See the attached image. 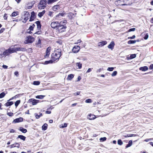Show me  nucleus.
Here are the masks:
<instances>
[{"mask_svg": "<svg viewBox=\"0 0 153 153\" xmlns=\"http://www.w3.org/2000/svg\"><path fill=\"white\" fill-rule=\"evenodd\" d=\"M30 16V14L27 11L24 12V20L22 22L24 23H25L27 21L28 19Z\"/></svg>", "mask_w": 153, "mask_h": 153, "instance_id": "obj_6", "label": "nucleus"}, {"mask_svg": "<svg viewBox=\"0 0 153 153\" xmlns=\"http://www.w3.org/2000/svg\"><path fill=\"white\" fill-rule=\"evenodd\" d=\"M4 18L5 19H7V15L6 14H4Z\"/></svg>", "mask_w": 153, "mask_h": 153, "instance_id": "obj_64", "label": "nucleus"}, {"mask_svg": "<svg viewBox=\"0 0 153 153\" xmlns=\"http://www.w3.org/2000/svg\"><path fill=\"white\" fill-rule=\"evenodd\" d=\"M135 37V35H133L131 37H128V39H134Z\"/></svg>", "mask_w": 153, "mask_h": 153, "instance_id": "obj_50", "label": "nucleus"}, {"mask_svg": "<svg viewBox=\"0 0 153 153\" xmlns=\"http://www.w3.org/2000/svg\"><path fill=\"white\" fill-rule=\"evenodd\" d=\"M96 118L95 115L90 114L88 116V118L90 120H94Z\"/></svg>", "mask_w": 153, "mask_h": 153, "instance_id": "obj_14", "label": "nucleus"}, {"mask_svg": "<svg viewBox=\"0 0 153 153\" xmlns=\"http://www.w3.org/2000/svg\"><path fill=\"white\" fill-rule=\"evenodd\" d=\"M117 72L116 71H114L113 73L111 74V76H115L117 74Z\"/></svg>", "mask_w": 153, "mask_h": 153, "instance_id": "obj_43", "label": "nucleus"}, {"mask_svg": "<svg viewBox=\"0 0 153 153\" xmlns=\"http://www.w3.org/2000/svg\"><path fill=\"white\" fill-rule=\"evenodd\" d=\"M135 28H134L130 29L128 30V32L134 31L135 30Z\"/></svg>", "mask_w": 153, "mask_h": 153, "instance_id": "obj_49", "label": "nucleus"}, {"mask_svg": "<svg viewBox=\"0 0 153 153\" xmlns=\"http://www.w3.org/2000/svg\"><path fill=\"white\" fill-rule=\"evenodd\" d=\"M65 13H59L58 15L59 16H63L65 14Z\"/></svg>", "mask_w": 153, "mask_h": 153, "instance_id": "obj_58", "label": "nucleus"}, {"mask_svg": "<svg viewBox=\"0 0 153 153\" xmlns=\"http://www.w3.org/2000/svg\"><path fill=\"white\" fill-rule=\"evenodd\" d=\"M59 24V23L58 22H51V27L53 28H56V29L57 28Z\"/></svg>", "mask_w": 153, "mask_h": 153, "instance_id": "obj_7", "label": "nucleus"}, {"mask_svg": "<svg viewBox=\"0 0 153 153\" xmlns=\"http://www.w3.org/2000/svg\"><path fill=\"white\" fill-rule=\"evenodd\" d=\"M20 102V100H17V101H16V102H15V104L16 107H17L18 105L19 104Z\"/></svg>", "mask_w": 153, "mask_h": 153, "instance_id": "obj_39", "label": "nucleus"}, {"mask_svg": "<svg viewBox=\"0 0 153 153\" xmlns=\"http://www.w3.org/2000/svg\"><path fill=\"white\" fill-rule=\"evenodd\" d=\"M114 69V68L113 67H108L107 70L109 71H112Z\"/></svg>", "mask_w": 153, "mask_h": 153, "instance_id": "obj_46", "label": "nucleus"}, {"mask_svg": "<svg viewBox=\"0 0 153 153\" xmlns=\"http://www.w3.org/2000/svg\"><path fill=\"white\" fill-rule=\"evenodd\" d=\"M74 75L73 74H69L68 76L67 79L68 80H71L74 77Z\"/></svg>", "mask_w": 153, "mask_h": 153, "instance_id": "obj_28", "label": "nucleus"}, {"mask_svg": "<svg viewBox=\"0 0 153 153\" xmlns=\"http://www.w3.org/2000/svg\"><path fill=\"white\" fill-rule=\"evenodd\" d=\"M80 49V47L78 46H75L72 49V52L74 53L78 52Z\"/></svg>", "mask_w": 153, "mask_h": 153, "instance_id": "obj_9", "label": "nucleus"}, {"mask_svg": "<svg viewBox=\"0 0 153 153\" xmlns=\"http://www.w3.org/2000/svg\"><path fill=\"white\" fill-rule=\"evenodd\" d=\"M5 95V94L4 92H3L0 94V98H1L4 97Z\"/></svg>", "mask_w": 153, "mask_h": 153, "instance_id": "obj_37", "label": "nucleus"}, {"mask_svg": "<svg viewBox=\"0 0 153 153\" xmlns=\"http://www.w3.org/2000/svg\"><path fill=\"white\" fill-rule=\"evenodd\" d=\"M40 83L39 81H34L33 82V84L35 85H38Z\"/></svg>", "mask_w": 153, "mask_h": 153, "instance_id": "obj_38", "label": "nucleus"}, {"mask_svg": "<svg viewBox=\"0 0 153 153\" xmlns=\"http://www.w3.org/2000/svg\"><path fill=\"white\" fill-rule=\"evenodd\" d=\"M123 0H118L117 1H116L115 2V4H117L118 3V5H121L120 4L123 3V2L124 1Z\"/></svg>", "mask_w": 153, "mask_h": 153, "instance_id": "obj_24", "label": "nucleus"}, {"mask_svg": "<svg viewBox=\"0 0 153 153\" xmlns=\"http://www.w3.org/2000/svg\"><path fill=\"white\" fill-rule=\"evenodd\" d=\"M7 54L6 50L3 52L1 50H0V58H1L6 56H7Z\"/></svg>", "mask_w": 153, "mask_h": 153, "instance_id": "obj_11", "label": "nucleus"}, {"mask_svg": "<svg viewBox=\"0 0 153 153\" xmlns=\"http://www.w3.org/2000/svg\"><path fill=\"white\" fill-rule=\"evenodd\" d=\"M46 0H42L38 5V8L40 9H44L46 6Z\"/></svg>", "mask_w": 153, "mask_h": 153, "instance_id": "obj_2", "label": "nucleus"}, {"mask_svg": "<svg viewBox=\"0 0 153 153\" xmlns=\"http://www.w3.org/2000/svg\"><path fill=\"white\" fill-rule=\"evenodd\" d=\"M136 56V55L135 54H131L130 56V57L132 59L135 58Z\"/></svg>", "mask_w": 153, "mask_h": 153, "instance_id": "obj_52", "label": "nucleus"}, {"mask_svg": "<svg viewBox=\"0 0 153 153\" xmlns=\"http://www.w3.org/2000/svg\"><path fill=\"white\" fill-rule=\"evenodd\" d=\"M137 42V41L136 40H129L128 42V43L129 44H134L135 43Z\"/></svg>", "mask_w": 153, "mask_h": 153, "instance_id": "obj_32", "label": "nucleus"}, {"mask_svg": "<svg viewBox=\"0 0 153 153\" xmlns=\"http://www.w3.org/2000/svg\"><path fill=\"white\" fill-rule=\"evenodd\" d=\"M33 27H32L31 26H30L29 28V29L28 30H30V31H32L33 30Z\"/></svg>", "mask_w": 153, "mask_h": 153, "instance_id": "obj_56", "label": "nucleus"}, {"mask_svg": "<svg viewBox=\"0 0 153 153\" xmlns=\"http://www.w3.org/2000/svg\"><path fill=\"white\" fill-rule=\"evenodd\" d=\"M18 137L24 141L26 139V137L22 135H19L18 136Z\"/></svg>", "mask_w": 153, "mask_h": 153, "instance_id": "obj_27", "label": "nucleus"}, {"mask_svg": "<svg viewBox=\"0 0 153 153\" xmlns=\"http://www.w3.org/2000/svg\"><path fill=\"white\" fill-rule=\"evenodd\" d=\"M67 124L66 123H64V124H62L61 126H60L61 128H64L65 127L67 126Z\"/></svg>", "mask_w": 153, "mask_h": 153, "instance_id": "obj_42", "label": "nucleus"}, {"mask_svg": "<svg viewBox=\"0 0 153 153\" xmlns=\"http://www.w3.org/2000/svg\"><path fill=\"white\" fill-rule=\"evenodd\" d=\"M54 62V60L51 59V60H50L45 61V64H48L49 63H52Z\"/></svg>", "mask_w": 153, "mask_h": 153, "instance_id": "obj_26", "label": "nucleus"}, {"mask_svg": "<svg viewBox=\"0 0 153 153\" xmlns=\"http://www.w3.org/2000/svg\"><path fill=\"white\" fill-rule=\"evenodd\" d=\"M45 10H43L42 12H39V13L38 16L39 17H41L45 13Z\"/></svg>", "mask_w": 153, "mask_h": 153, "instance_id": "obj_22", "label": "nucleus"}, {"mask_svg": "<svg viewBox=\"0 0 153 153\" xmlns=\"http://www.w3.org/2000/svg\"><path fill=\"white\" fill-rule=\"evenodd\" d=\"M34 2H32L31 4V5L28 6L27 7V8L28 9H31L33 6V5L34 4Z\"/></svg>", "mask_w": 153, "mask_h": 153, "instance_id": "obj_40", "label": "nucleus"}, {"mask_svg": "<svg viewBox=\"0 0 153 153\" xmlns=\"http://www.w3.org/2000/svg\"><path fill=\"white\" fill-rule=\"evenodd\" d=\"M66 22L67 21L65 20L63 21H61L59 23L58 27L56 29L57 30H58L59 33H62L65 31L66 27L65 25Z\"/></svg>", "mask_w": 153, "mask_h": 153, "instance_id": "obj_1", "label": "nucleus"}, {"mask_svg": "<svg viewBox=\"0 0 153 153\" xmlns=\"http://www.w3.org/2000/svg\"><path fill=\"white\" fill-rule=\"evenodd\" d=\"M114 42H111L109 45L108 46V48L111 49L112 50L114 47Z\"/></svg>", "mask_w": 153, "mask_h": 153, "instance_id": "obj_15", "label": "nucleus"}, {"mask_svg": "<svg viewBox=\"0 0 153 153\" xmlns=\"http://www.w3.org/2000/svg\"><path fill=\"white\" fill-rule=\"evenodd\" d=\"M34 115H35V117H36V118L37 119H38L40 117L39 115H38L36 113H35L34 114Z\"/></svg>", "mask_w": 153, "mask_h": 153, "instance_id": "obj_47", "label": "nucleus"}, {"mask_svg": "<svg viewBox=\"0 0 153 153\" xmlns=\"http://www.w3.org/2000/svg\"><path fill=\"white\" fill-rule=\"evenodd\" d=\"M124 1L123 2V3L120 4V5H127L128 0H124Z\"/></svg>", "mask_w": 153, "mask_h": 153, "instance_id": "obj_35", "label": "nucleus"}, {"mask_svg": "<svg viewBox=\"0 0 153 153\" xmlns=\"http://www.w3.org/2000/svg\"><path fill=\"white\" fill-rule=\"evenodd\" d=\"M35 39L32 36H29L27 37L25 42L26 44L31 43L33 42L34 41Z\"/></svg>", "mask_w": 153, "mask_h": 153, "instance_id": "obj_4", "label": "nucleus"}, {"mask_svg": "<svg viewBox=\"0 0 153 153\" xmlns=\"http://www.w3.org/2000/svg\"><path fill=\"white\" fill-rule=\"evenodd\" d=\"M7 115L10 116H12L13 115V113L11 112H9L7 113Z\"/></svg>", "mask_w": 153, "mask_h": 153, "instance_id": "obj_53", "label": "nucleus"}, {"mask_svg": "<svg viewBox=\"0 0 153 153\" xmlns=\"http://www.w3.org/2000/svg\"><path fill=\"white\" fill-rule=\"evenodd\" d=\"M92 68H89L88 69V70L87 71L86 73H88L90 72L92 70Z\"/></svg>", "mask_w": 153, "mask_h": 153, "instance_id": "obj_55", "label": "nucleus"}, {"mask_svg": "<svg viewBox=\"0 0 153 153\" xmlns=\"http://www.w3.org/2000/svg\"><path fill=\"white\" fill-rule=\"evenodd\" d=\"M30 102H31L33 105H35L39 102V100L34 99H30L29 100Z\"/></svg>", "mask_w": 153, "mask_h": 153, "instance_id": "obj_8", "label": "nucleus"}, {"mask_svg": "<svg viewBox=\"0 0 153 153\" xmlns=\"http://www.w3.org/2000/svg\"><path fill=\"white\" fill-rule=\"evenodd\" d=\"M45 96L43 95H38L36 97V98L37 99H42L44 98Z\"/></svg>", "mask_w": 153, "mask_h": 153, "instance_id": "obj_34", "label": "nucleus"}, {"mask_svg": "<svg viewBox=\"0 0 153 153\" xmlns=\"http://www.w3.org/2000/svg\"><path fill=\"white\" fill-rule=\"evenodd\" d=\"M36 14L34 11H33L31 13V15L29 20L30 22H31L33 21L35 18L36 16Z\"/></svg>", "mask_w": 153, "mask_h": 153, "instance_id": "obj_10", "label": "nucleus"}, {"mask_svg": "<svg viewBox=\"0 0 153 153\" xmlns=\"http://www.w3.org/2000/svg\"><path fill=\"white\" fill-rule=\"evenodd\" d=\"M17 51H25L26 50V49L23 48H16Z\"/></svg>", "mask_w": 153, "mask_h": 153, "instance_id": "obj_21", "label": "nucleus"}, {"mask_svg": "<svg viewBox=\"0 0 153 153\" xmlns=\"http://www.w3.org/2000/svg\"><path fill=\"white\" fill-rule=\"evenodd\" d=\"M149 37V35L148 33H146L145 35V36L144 37V39H147Z\"/></svg>", "mask_w": 153, "mask_h": 153, "instance_id": "obj_48", "label": "nucleus"}, {"mask_svg": "<svg viewBox=\"0 0 153 153\" xmlns=\"http://www.w3.org/2000/svg\"><path fill=\"white\" fill-rule=\"evenodd\" d=\"M149 69H153V64H152L150 65Z\"/></svg>", "mask_w": 153, "mask_h": 153, "instance_id": "obj_60", "label": "nucleus"}, {"mask_svg": "<svg viewBox=\"0 0 153 153\" xmlns=\"http://www.w3.org/2000/svg\"><path fill=\"white\" fill-rule=\"evenodd\" d=\"M13 104V102H8L6 103L4 105L6 106H10Z\"/></svg>", "mask_w": 153, "mask_h": 153, "instance_id": "obj_25", "label": "nucleus"}, {"mask_svg": "<svg viewBox=\"0 0 153 153\" xmlns=\"http://www.w3.org/2000/svg\"><path fill=\"white\" fill-rule=\"evenodd\" d=\"M48 125L46 123L44 124L42 126V129L44 130H45L47 128Z\"/></svg>", "mask_w": 153, "mask_h": 153, "instance_id": "obj_29", "label": "nucleus"}, {"mask_svg": "<svg viewBox=\"0 0 153 153\" xmlns=\"http://www.w3.org/2000/svg\"><path fill=\"white\" fill-rule=\"evenodd\" d=\"M41 31H38L35 33V34H41Z\"/></svg>", "mask_w": 153, "mask_h": 153, "instance_id": "obj_59", "label": "nucleus"}, {"mask_svg": "<svg viewBox=\"0 0 153 153\" xmlns=\"http://www.w3.org/2000/svg\"><path fill=\"white\" fill-rule=\"evenodd\" d=\"M148 69V67L146 66L141 67L140 68L139 70L142 71H145Z\"/></svg>", "mask_w": 153, "mask_h": 153, "instance_id": "obj_19", "label": "nucleus"}, {"mask_svg": "<svg viewBox=\"0 0 153 153\" xmlns=\"http://www.w3.org/2000/svg\"><path fill=\"white\" fill-rule=\"evenodd\" d=\"M35 23L37 26V28L38 30H39L41 28V25L40 22L39 21H37L35 22Z\"/></svg>", "mask_w": 153, "mask_h": 153, "instance_id": "obj_16", "label": "nucleus"}, {"mask_svg": "<svg viewBox=\"0 0 153 153\" xmlns=\"http://www.w3.org/2000/svg\"><path fill=\"white\" fill-rule=\"evenodd\" d=\"M117 143L120 145H121L123 144V143L121 140L119 139L117 141Z\"/></svg>", "mask_w": 153, "mask_h": 153, "instance_id": "obj_41", "label": "nucleus"}, {"mask_svg": "<svg viewBox=\"0 0 153 153\" xmlns=\"http://www.w3.org/2000/svg\"><path fill=\"white\" fill-rule=\"evenodd\" d=\"M10 148H12L13 147H16V146H15V143H14L13 144H12L10 145Z\"/></svg>", "mask_w": 153, "mask_h": 153, "instance_id": "obj_54", "label": "nucleus"}, {"mask_svg": "<svg viewBox=\"0 0 153 153\" xmlns=\"http://www.w3.org/2000/svg\"><path fill=\"white\" fill-rule=\"evenodd\" d=\"M23 119L22 117H19L15 119L14 120L13 122L14 123H19L21 122H22L23 121Z\"/></svg>", "mask_w": 153, "mask_h": 153, "instance_id": "obj_13", "label": "nucleus"}, {"mask_svg": "<svg viewBox=\"0 0 153 153\" xmlns=\"http://www.w3.org/2000/svg\"><path fill=\"white\" fill-rule=\"evenodd\" d=\"M18 14V13L17 12H14L12 13L11 15L12 16H15Z\"/></svg>", "mask_w": 153, "mask_h": 153, "instance_id": "obj_36", "label": "nucleus"}, {"mask_svg": "<svg viewBox=\"0 0 153 153\" xmlns=\"http://www.w3.org/2000/svg\"><path fill=\"white\" fill-rule=\"evenodd\" d=\"M76 65L78 66L79 69H80L82 67V64L80 62H77L76 63Z\"/></svg>", "mask_w": 153, "mask_h": 153, "instance_id": "obj_30", "label": "nucleus"}, {"mask_svg": "<svg viewBox=\"0 0 153 153\" xmlns=\"http://www.w3.org/2000/svg\"><path fill=\"white\" fill-rule=\"evenodd\" d=\"M54 53H56L58 54H59L60 56H61V50L60 49H57L55 50Z\"/></svg>", "mask_w": 153, "mask_h": 153, "instance_id": "obj_18", "label": "nucleus"}, {"mask_svg": "<svg viewBox=\"0 0 153 153\" xmlns=\"http://www.w3.org/2000/svg\"><path fill=\"white\" fill-rule=\"evenodd\" d=\"M58 0H49L48 1V4H50L57 1Z\"/></svg>", "mask_w": 153, "mask_h": 153, "instance_id": "obj_33", "label": "nucleus"}, {"mask_svg": "<svg viewBox=\"0 0 153 153\" xmlns=\"http://www.w3.org/2000/svg\"><path fill=\"white\" fill-rule=\"evenodd\" d=\"M50 50H51V48H50L49 47H48L46 51V55H45V58H47V57H48L50 54Z\"/></svg>", "mask_w": 153, "mask_h": 153, "instance_id": "obj_12", "label": "nucleus"}, {"mask_svg": "<svg viewBox=\"0 0 153 153\" xmlns=\"http://www.w3.org/2000/svg\"><path fill=\"white\" fill-rule=\"evenodd\" d=\"M134 136V134H129L128 135H127L126 136H125L126 137H132Z\"/></svg>", "mask_w": 153, "mask_h": 153, "instance_id": "obj_57", "label": "nucleus"}, {"mask_svg": "<svg viewBox=\"0 0 153 153\" xmlns=\"http://www.w3.org/2000/svg\"><path fill=\"white\" fill-rule=\"evenodd\" d=\"M100 140L102 141H104L106 140V137H101L100 138Z\"/></svg>", "mask_w": 153, "mask_h": 153, "instance_id": "obj_44", "label": "nucleus"}, {"mask_svg": "<svg viewBox=\"0 0 153 153\" xmlns=\"http://www.w3.org/2000/svg\"><path fill=\"white\" fill-rule=\"evenodd\" d=\"M7 66L5 65H3L2 66V67L4 69H7Z\"/></svg>", "mask_w": 153, "mask_h": 153, "instance_id": "obj_62", "label": "nucleus"}, {"mask_svg": "<svg viewBox=\"0 0 153 153\" xmlns=\"http://www.w3.org/2000/svg\"><path fill=\"white\" fill-rule=\"evenodd\" d=\"M59 8V5H57L53 6L52 7L53 10L54 11H56Z\"/></svg>", "mask_w": 153, "mask_h": 153, "instance_id": "obj_20", "label": "nucleus"}, {"mask_svg": "<svg viewBox=\"0 0 153 153\" xmlns=\"http://www.w3.org/2000/svg\"><path fill=\"white\" fill-rule=\"evenodd\" d=\"M14 74L16 76H18L19 75V73L17 71H16L15 72Z\"/></svg>", "mask_w": 153, "mask_h": 153, "instance_id": "obj_61", "label": "nucleus"}, {"mask_svg": "<svg viewBox=\"0 0 153 153\" xmlns=\"http://www.w3.org/2000/svg\"><path fill=\"white\" fill-rule=\"evenodd\" d=\"M16 48V47L10 48L6 50L7 55H8L9 54L17 51Z\"/></svg>", "mask_w": 153, "mask_h": 153, "instance_id": "obj_5", "label": "nucleus"}, {"mask_svg": "<svg viewBox=\"0 0 153 153\" xmlns=\"http://www.w3.org/2000/svg\"><path fill=\"white\" fill-rule=\"evenodd\" d=\"M15 146H16V147H17L18 148H19L20 145L19 143H15Z\"/></svg>", "mask_w": 153, "mask_h": 153, "instance_id": "obj_51", "label": "nucleus"}, {"mask_svg": "<svg viewBox=\"0 0 153 153\" xmlns=\"http://www.w3.org/2000/svg\"><path fill=\"white\" fill-rule=\"evenodd\" d=\"M107 44V42L106 41H103L102 42H100L98 43V46H99L102 47Z\"/></svg>", "mask_w": 153, "mask_h": 153, "instance_id": "obj_17", "label": "nucleus"}, {"mask_svg": "<svg viewBox=\"0 0 153 153\" xmlns=\"http://www.w3.org/2000/svg\"><path fill=\"white\" fill-rule=\"evenodd\" d=\"M80 94V92H77L76 93H74V95H79Z\"/></svg>", "mask_w": 153, "mask_h": 153, "instance_id": "obj_63", "label": "nucleus"}, {"mask_svg": "<svg viewBox=\"0 0 153 153\" xmlns=\"http://www.w3.org/2000/svg\"><path fill=\"white\" fill-rule=\"evenodd\" d=\"M132 140H130L129 141L128 144L126 146V148H128L131 146L132 145Z\"/></svg>", "mask_w": 153, "mask_h": 153, "instance_id": "obj_31", "label": "nucleus"}, {"mask_svg": "<svg viewBox=\"0 0 153 153\" xmlns=\"http://www.w3.org/2000/svg\"><path fill=\"white\" fill-rule=\"evenodd\" d=\"M60 56L59 54H58L56 53H53L51 55V59H53L54 62H57L58 61Z\"/></svg>", "mask_w": 153, "mask_h": 153, "instance_id": "obj_3", "label": "nucleus"}, {"mask_svg": "<svg viewBox=\"0 0 153 153\" xmlns=\"http://www.w3.org/2000/svg\"><path fill=\"white\" fill-rule=\"evenodd\" d=\"M92 102V101L90 99H87L85 101V102H86L88 103H91Z\"/></svg>", "mask_w": 153, "mask_h": 153, "instance_id": "obj_45", "label": "nucleus"}, {"mask_svg": "<svg viewBox=\"0 0 153 153\" xmlns=\"http://www.w3.org/2000/svg\"><path fill=\"white\" fill-rule=\"evenodd\" d=\"M19 130L23 133H25L27 132L26 129H25L22 127H20L19 128Z\"/></svg>", "mask_w": 153, "mask_h": 153, "instance_id": "obj_23", "label": "nucleus"}]
</instances>
